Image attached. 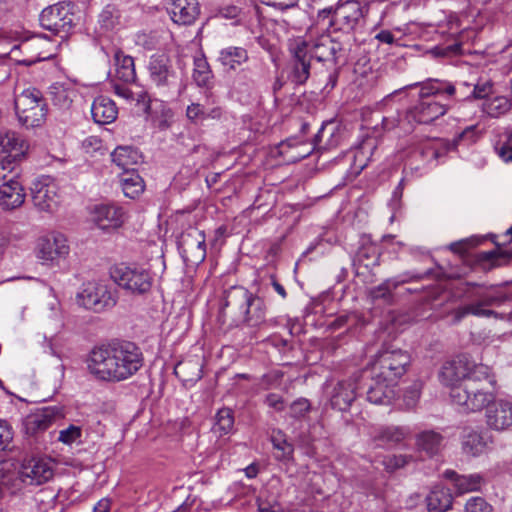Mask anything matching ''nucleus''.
Returning <instances> with one entry per match:
<instances>
[{
    "label": "nucleus",
    "instance_id": "nucleus-49",
    "mask_svg": "<svg viewBox=\"0 0 512 512\" xmlns=\"http://www.w3.org/2000/svg\"><path fill=\"white\" fill-rule=\"evenodd\" d=\"M311 410V403L306 398L293 401L289 407V415L297 420L304 419Z\"/></svg>",
    "mask_w": 512,
    "mask_h": 512
},
{
    "label": "nucleus",
    "instance_id": "nucleus-11",
    "mask_svg": "<svg viewBox=\"0 0 512 512\" xmlns=\"http://www.w3.org/2000/svg\"><path fill=\"white\" fill-rule=\"evenodd\" d=\"M178 249L187 265L201 264L207 253L204 232L196 227H189L179 237Z\"/></svg>",
    "mask_w": 512,
    "mask_h": 512
},
{
    "label": "nucleus",
    "instance_id": "nucleus-61",
    "mask_svg": "<svg viewBox=\"0 0 512 512\" xmlns=\"http://www.w3.org/2000/svg\"><path fill=\"white\" fill-rule=\"evenodd\" d=\"M127 83L120 84V83H113L112 88L116 95H118L121 98H124L128 101H133L135 98L136 93L133 92L127 85Z\"/></svg>",
    "mask_w": 512,
    "mask_h": 512
},
{
    "label": "nucleus",
    "instance_id": "nucleus-4",
    "mask_svg": "<svg viewBox=\"0 0 512 512\" xmlns=\"http://www.w3.org/2000/svg\"><path fill=\"white\" fill-rule=\"evenodd\" d=\"M367 12L357 0H348L333 7H325L319 9L317 14V22L325 24L331 28L333 32H342L343 35L349 40L351 33L355 30L359 22L364 18Z\"/></svg>",
    "mask_w": 512,
    "mask_h": 512
},
{
    "label": "nucleus",
    "instance_id": "nucleus-32",
    "mask_svg": "<svg viewBox=\"0 0 512 512\" xmlns=\"http://www.w3.org/2000/svg\"><path fill=\"white\" fill-rule=\"evenodd\" d=\"M0 148L3 153L7 154L11 161L20 160L27 149L25 141L14 131H6L0 134Z\"/></svg>",
    "mask_w": 512,
    "mask_h": 512
},
{
    "label": "nucleus",
    "instance_id": "nucleus-24",
    "mask_svg": "<svg viewBox=\"0 0 512 512\" xmlns=\"http://www.w3.org/2000/svg\"><path fill=\"white\" fill-rule=\"evenodd\" d=\"M126 213L122 207L103 204L95 207L94 221L102 230L117 229L126 221Z\"/></svg>",
    "mask_w": 512,
    "mask_h": 512
},
{
    "label": "nucleus",
    "instance_id": "nucleus-26",
    "mask_svg": "<svg viewBox=\"0 0 512 512\" xmlns=\"http://www.w3.org/2000/svg\"><path fill=\"white\" fill-rule=\"evenodd\" d=\"M444 440V436L436 430H423L415 435V447L419 453L433 458L444 448Z\"/></svg>",
    "mask_w": 512,
    "mask_h": 512
},
{
    "label": "nucleus",
    "instance_id": "nucleus-40",
    "mask_svg": "<svg viewBox=\"0 0 512 512\" xmlns=\"http://www.w3.org/2000/svg\"><path fill=\"white\" fill-rule=\"evenodd\" d=\"M121 187L126 197L131 199L139 196L145 188L144 181L137 171H127L121 175Z\"/></svg>",
    "mask_w": 512,
    "mask_h": 512
},
{
    "label": "nucleus",
    "instance_id": "nucleus-35",
    "mask_svg": "<svg viewBox=\"0 0 512 512\" xmlns=\"http://www.w3.org/2000/svg\"><path fill=\"white\" fill-rule=\"evenodd\" d=\"M428 512H446L452 507L453 497L450 489L437 485L426 497Z\"/></svg>",
    "mask_w": 512,
    "mask_h": 512
},
{
    "label": "nucleus",
    "instance_id": "nucleus-58",
    "mask_svg": "<svg viewBox=\"0 0 512 512\" xmlns=\"http://www.w3.org/2000/svg\"><path fill=\"white\" fill-rule=\"evenodd\" d=\"M410 460L411 457L407 455H392L385 458L384 465L387 470L394 471L407 465Z\"/></svg>",
    "mask_w": 512,
    "mask_h": 512
},
{
    "label": "nucleus",
    "instance_id": "nucleus-45",
    "mask_svg": "<svg viewBox=\"0 0 512 512\" xmlns=\"http://www.w3.org/2000/svg\"><path fill=\"white\" fill-rule=\"evenodd\" d=\"M326 130V125L323 124L317 134L314 136L312 143L310 144V147H306V144L304 143L303 146L296 149V152L290 156V160L297 161L300 159H303L307 156H309L315 149H325L326 144L322 145V139L324 136Z\"/></svg>",
    "mask_w": 512,
    "mask_h": 512
},
{
    "label": "nucleus",
    "instance_id": "nucleus-9",
    "mask_svg": "<svg viewBox=\"0 0 512 512\" xmlns=\"http://www.w3.org/2000/svg\"><path fill=\"white\" fill-rule=\"evenodd\" d=\"M410 360L408 352L401 349L382 351L374 364L375 374L378 379L396 383L406 373Z\"/></svg>",
    "mask_w": 512,
    "mask_h": 512
},
{
    "label": "nucleus",
    "instance_id": "nucleus-30",
    "mask_svg": "<svg viewBox=\"0 0 512 512\" xmlns=\"http://www.w3.org/2000/svg\"><path fill=\"white\" fill-rule=\"evenodd\" d=\"M394 382H385L375 374L367 391V400L376 405H389L395 398Z\"/></svg>",
    "mask_w": 512,
    "mask_h": 512
},
{
    "label": "nucleus",
    "instance_id": "nucleus-48",
    "mask_svg": "<svg viewBox=\"0 0 512 512\" xmlns=\"http://www.w3.org/2000/svg\"><path fill=\"white\" fill-rule=\"evenodd\" d=\"M468 315H473L476 317H499V314L491 309L485 308V306L481 303L478 298H474V301L465 304Z\"/></svg>",
    "mask_w": 512,
    "mask_h": 512
},
{
    "label": "nucleus",
    "instance_id": "nucleus-56",
    "mask_svg": "<svg viewBox=\"0 0 512 512\" xmlns=\"http://www.w3.org/2000/svg\"><path fill=\"white\" fill-rule=\"evenodd\" d=\"M137 112L143 114L145 117L150 115L151 99L147 92L139 91L136 93L134 100Z\"/></svg>",
    "mask_w": 512,
    "mask_h": 512
},
{
    "label": "nucleus",
    "instance_id": "nucleus-12",
    "mask_svg": "<svg viewBox=\"0 0 512 512\" xmlns=\"http://www.w3.org/2000/svg\"><path fill=\"white\" fill-rule=\"evenodd\" d=\"M478 366L480 364L473 362L467 355L461 354L443 364L439 372V379L442 384L452 389L470 378Z\"/></svg>",
    "mask_w": 512,
    "mask_h": 512
},
{
    "label": "nucleus",
    "instance_id": "nucleus-25",
    "mask_svg": "<svg viewBox=\"0 0 512 512\" xmlns=\"http://www.w3.org/2000/svg\"><path fill=\"white\" fill-rule=\"evenodd\" d=\"M447 112L445 104H441L432 99L421 100L412 107L408 115L411 119L420 124H429Z\"/></svg>",
    "mask_w": 512,
    "mask_h": 512
},
{
    "label": "nucleus",
    "instance_id": "nucleus-20",
    "mask_svg": "<svg viewBox=\"0 0 512 512\" xmlns=\"http://www.w3.org/2000/svg\"><path fill=\"white\" fill-rule=\"evenodd\" d=\"M357 379H343L334 384L329 392V401L333 409L347 411L357 397Z\"/></svg>",
    "mask_w": 512,
    "mask_h": 512
},
{
    "label": "nucleus",
    "instance_id": "nucleus-7",
    "mask_svg": "<svg viewBox=\"0 0 512 512\" xmlns=\"http://www.w3.org/2000/svg\"><path fill=\"white\" fill-rule=\"evenodd\" d=\"M76 299L77 303L85 309L102 313L117 304L118 291L104 282L89 281L83 284Z\"/></svg>",
    "mask_w": 512,
    "mask_h": 512
},
{
    "label": "nucleus",
    "instance_id": "nucleus-29",
    "mask_svg": "<svg viewBox=\"0 0 512 512\" xmlns=\"http://www.w3.org/2000/svg\"><path fill=\"white\" fill-rule=\"evenodd\" d=\"M444 477L453 481L459 494L479 491L486 483L485 478L479 473L459 475L454 470H446Z\"/></svg>",
    "mask_w": 512,
    "mask_h": 512
},
{
    "label": "nucleus",
    "instance_id": "nucleus-44",
    "mask_svg": "<svg viewBox=\"0 0 512 512\" xmlns=\"http://www.w3.org/2000/svg\"><path fill=\"white\" fill-rule=\"evenodd\" d=\"M234 428V413L233 410L227 407L221 408L215 415V423L213 425V432L220 437L232 432Z\"/></svg>",
    "mask_w": 512,
    "mask_h": 512
},
{
    "label": "nucleus",
    "instance_id": "nucleus-34",
    "mask_svg": "<svg viewBox=\"0 0 512 512\" xmlns=\"http://www.w3.org/2000/svg\"><path fill=\"white\" fill-rule=\"evenodd\" d=\"M111 158L112 162L123 170V173H127V171H136L141 156L136 149L130 146H118L111 153Z\"/></svg>",
    "mask_w": 512,
    "mask_h": 512
},
{
    "label": "nucleus",
    "instance_id": "nucleus-53",
    "mask_svg": "<svg viewBox=\"0 0 512 512\" xmlns=\"http://www.w3.org/2000/svg\"><path fill=\"white\" fill-rule=\"evenodd\" d=\"M443 91L442 83L438 80H429L421 84L419 96L421 100L430 99L431 96L441 94Z\"/></svg>",
    "mask_w": 512,
    "mask_h": 512
},
{
    "label": "nucleus",
    "instance_id": "nucleus-28",
    "mask_svg": "<svg viewBox=\"0 0 512 512\" xmlns=\"http://www.w3.org/2000/svg\"><path fill=\"white\" fill-rule=\"evenodd\" d=\"M409 434L410 430L406 426L385 425L375 431L373 441L378 446L394 447L403 442Z\"/></svg>",
    "mask_w": 512,
    "mask_h": 512
},
{
    "label": "nucleus",
    "instance_id": "nucleus-3",
    "mask_svg": "<svg viewBox=\"0 0 512 512\" xmlns=\"http://www.w3.org/2000/svg\"><path fill=\"white\" fill-rule=\"evenodd\" d=\"M266 310L264 300L243 286H231L224 292L221 316L231 325L262 327L266 324Z\"/></svg>",
    "mask_w": 512,
    "mask_h": 512
},
{
    "label": "nucleus",
    "instance_id": "nucleus-41",
    "mask_svg": "<svg viewBox=\"0 0 512 512\" xmlns=\"http://www.w3.org/2000/svg\"><path fill=\"white\" fill-rule=\"evenodd\" d=\"M379 256L377 246L364 240L356 252L354 262L365 268H372L379 264Z\"/></svg>",
    "mask_w": 512,
    "mask_h": 512
},
{
    "label": "nucleus",
    "instance_id": "nucleus-1",
    "mask_svg": "<svg viewBox=\"0 0 512 512\" xmlns=\"http://www.w3.org/2000/svg\"><path fill=\"white\" fill-rule=\"evenodd\" d=\"M144 363V354L136 343L117 340L94 348L89 355L88 369L98 380L118 383L136 375Z\"/></svg>",
    "mask_w": 512,
    "mask_h": 512
},
{
    "label": "nucleus",
    "instance_id": "nucleus-18",
    "mask_svg": "<svg viewBox=\"0 0 512 512\" xmlns=\"http://www.w3.org/2000/svg\"><path fill=\"white\" fill-rule=\"evenodd\" d=\"M63 417V409L59 406H47L38 409L24 419L25 433L34 436L47 430L53 422Z\"/></svg>",
    "mask_w": 512,
    "mask_h": 512
},
{
    "label": "nucleus",
    "instance_id": "nucleus-52",
    "mask_svg": "<svg viewBox=\"0 0 512 512\" xmlns=\"http://www.w3.org/2000/svg\"><path fill=\"white\" fill-rule=\"evenodd\" d=\"M82 436V429L79 426L70 425L59 432L58 440L64 444L71 445Z\"/></svg>",
    "mask_w": 512,
    "mask_h": 512
},
{
    "label": "nucleus",
    "instance_id": "nucleus-42",
    "mask_svg": "<svg viewBox=\"0 0 512 512\" xmlns=\"http://www.w3.org/2000/svg\"><path fill=\"white\" fill-rule=\"evenodd\" d=\"M213 79V73L210 65L204 55L194 58L193 80L199 87L210 86Z\"/></svg>",
    "mask_w": 512,
    "mask_h": 512
},
{
    "label": "nucleus",
    "instance_id": "nucleus-21",
    "mask_svg": "<svg viewBox=\"0 0 512 512\" xmlns=\"http://www.w3.org/2000/svg\"><path fill=\"white\" fill-rule=\"evenodd\" d=\"M31 193L35 207L41 211L51 212L58 206V189L56 184L49 179L34 182Z\"/></svg>",
    "mask_w": 512,
    "mask_h": 512
},
{
    "label": "nucleus",
    "instance_id": "nucleus-62",
    "mask_svg": "<svg viewBox=\"0 0 512 512\" xmlns=\"http://www.w3.org/2000/svg\"><path fill=\"white\" fill-rule=\"evenodd\" d=\"M303 145H304V143L302 141H300L298 138L291 137V138L286 139L285 141H282L279 144V153L282 156H286V155H288L289 149H297Z\"/></svg>",
    "mask_w": 512,
    "mask_h": 512
},
{
    "label": "nucleus",
    "instance_id": "nucleus-63",
    "mask_svg": "<svg viewBox=\"0 0 512 512\" xmlns=\"http://www.w3.org/2000/svg\"><path fill=\"white\" fill-rule=\"evenodd\" d=\"M265 404L275 409L276 411H282L284 409V399L282 396L276 393H270L265 397Z\"/></svg>",
    "mask_w": 512,
    "mask_h": 512
},
{
    "label": "nucleus",
    "instance_id": "nucleus-13",
    "mask_svg": "<svg viewBox=\"0 0 512 512\" xmlns=\"http://www.w3.org/2000/svg\"><path fill=\"white\" fill-rule=\"evenodd\" d=\"M36 251L40 260L53 265L69 255L70 247L63 234L51 233L38 240Z\"/></svg>",
    "mask_w": 512,
    "mask_h": 512
},
{
    "label": "nucleus",
    "instance_id": "nucleus-27",
    "mask_svg": "<svg viewBox=\"0 0 512 512\" xmlns=\"http://www.w3.org/2000/svg\"><path fill=\"white\" fill-rule=\"evenodd\" d=\"M491 443L490 438L473 428L463 429L461 436L462 451L469 457H478L485 453Z\"/></svg>",
    "mask_w": 512,
    "mask_h": 512
},
{
    "label": "nucleus",
    "instance_id": "nucleus-6",
    "mask_svg": "<svg viewBox=\"0 0 512 512\" xmlns=\"http://www.w3.org/2000/svg\"><path fill=\"white\" fill-rule=\"evenodd\" d=\"M110 276L119 287L136 296L148 294L153 286L150 271L137 265H115L110 269Z\"/></svg>",
    "mask_w": 512,
    "mask_h": 512
},
{
    "label": "nucleus",
    "instance_id": "nucleus-46",
    "mask_svg": "<svg viewBox=\"0 0 512 512\" xmlns=\"http://www.w3.org/2000/svg\"><path fill=\"white\" fill-rule=\"evenodd\" d=\"M494 93V82L492 80L478 81L473 85L471 95L467 98L486 99L490 98Z\"/></svg>",
    "mask_w": 512,
    "mask_h": 512
},
{
    "label": "nucleus",
    "instance_id": "nucleus-17",
    "mask_svg": "<svg viewBox=\"0 0 512 512\" xmlns=\"http://www.w3.org/2000/svg\"><path fill=\"white\" fill-rule=\"evenodd\" d=\"M150 82L159 89L171 87L176 79L172 61L166 54H155L150 57L148 66Z\"/></svg>",
    "mask_w": 512,
    "mask_h": 512
},
{
    "label": "nucleus",
    "instance_id": "nucleus-43",
    "mask_svg": "<svg viewBox=\"0 0 512 512\" xmlns=\"http://www.w3.org/2000/svg\"><path fill=\"white\" fill-rule=\"evenodd\" d=\"M99 33L104 34L120 25V12L114 5H107L98 17Z\"/></svg>",
    "mask_w": 512,
    "mask_h": 512
},
{
    "label": "nucleus",
    "instance_id": "nucleus-54",
    "mask_svg": "<svg viewBox=\"0 0 512 512\" xmlns=\"http://www.w3.org/2000/svg\"><path fill=\"white\" fill-rule=\"evenodd\" d=\"M13 430L6 420L0 419V452L8 450L13 441Z\"/></svg>",
    "mask_w": 512,
    "mask_h": 512
},
{
    "label": "nucleus",
    "instance_id": "nucleus-15",
    "mask_svg": "<svg viewBox=\"0 0 512 512\" xmlns=\"http://www.w3.org/2000/svg\"><path fill=\"white\" fill-rule=\"evenodd\" d=\"M45 44V41L38 36L26 39L12 47L10 57L18 64L31 66L52 56V54L41 50Z\"/></svg>",
    "mask_w": 512,
    "mask_h": 512
},
{
    "label": "nucleus",
    "instance_id": "nucleus-5",
    "mask_svg": "<svg viewBox=\"0 0 512 512\" xmlns=\"http://www.w3.org/2000/svg\"><path fill=\"white\" fill-rule=\"evenodd\" d=\"M14 106L21 125L27 128L38 127L45 121L47 105L42 93L36 88L23 90L15 96Z\"/></svg>",
    "mask_w": 512,
    "mask_h": 512
},
{
    "label": "nucleus",
    "instance_id": "nucleus-57",
    "mask_svg": "<svg viewBox=\"0 0 512 512\" xmlns=\"http://www.w3.org/2000/svg\"><path fill=\"white\" fill-rule=\"evenodd\" d=\"M271 441L275 449L282 451L283 457L292 455L293 446L287 442V440L284 438V435L280 431L272 436Z\"/></svg>",
    "mask_w": 512,
    "mask_h": 512
},
{
    "label": "nucleus",
    "instance_id": "nucleus-60",
    "mask_svg": "<svg viewBox=\"0 0 512 512\" xmlns=\"http://www.w3.org/2000/svg\"><path fill=\"white\" fill-rule=\"evenodd\" d=\"M257 507L259 512H284L276 500L263 499L262 495L257 498Z\"/></svg>",
    "mask_w": 512,
    "mask_h": 512
},
{
    "label": "nucleus",
    "instance_id": "nucleus-8",
    "mask_svg": "<svg viewBox=\"0 0 512 512\" xmlns=\"http://www.w3.org/2000/svg\"><path fill=\"white\" fill-rule=\"evenodd\" d=\"M77 16L71 3L60 2L42 10L39 22L43 29L65 38L76 25Z\"/></svg>",
    "mask_w": 512,
    "mask_h": 512
},
{
    "label": "nucleus",
    "instance_id": "nucleus-39",
    "mask_svg": "<svg viewBox=\"0 0 512 512\" xmlns=\"http://www.w3.org/2000/svg\"><path fill=\"white\" fill-rule=\"evenodd\" d=\"M471 298H478L487 307L500 306L512 300V288L498 290H481L471 294Z\"/></svg>",
    "mask_w": 512,
    "mask_h": 512
},
{
    "label": "nucleus",
    "instance_id": "nucleus-55",
    "mask_svg": "<svg viewBox=\"0 0 512 512\" xmlns=\"http://www.w3.org/2000/svg\"><path fill=\"white\" fill-rule=\"evenodd\" d=\"M421 395V385L414 383L404 393L403 400L408 409H413L418 403Z\"/></svg>",
    "mask_w": 512,
    "mask_h": 512
},
{
    "label": "nucleus",
    "instance_id": "nucleus-2",
    "mask_svg": "<svg viewBox=\"0 0 512 512\" xmlns=\"http://www.w3.org/2000/svg\"><path fill=\"white\" fill-rule=\"evenodd\" d=\"M497 396V380L492 369L484 364L476 367L470 378L450 390L452 401L466 412H480Z\"/></svg>",
    "mask_w": 512,
    "mask_h": 512
},
{
    "label": "nucleus",
    "instance_id": "nucleus-31",
    "mask_svg": "<svg viewBox=\"0 0 512 512\" xmlns=\"http://www.w3.org/2000/svg\"><path fill=\"white\" fill-rule=\"evenodd\" d=\"M91 114L95 123L100 125L110 124L117 118L118 109L112 99L106 96H98L92 103Z\"/></svg>",
    "mask_w": 512,
    "mask_h": 512
},
{
    "label": "nucleus",
    "instance_id": "nucleus-47",
    "mask_svg": "<svg viewBox=\"0 0 512 512\" xmlns=\"http://www.w3.org/2000/svg\"><path fill=\"white\" fill-rule=\"evenodd\" d=\"M494 149L504 162H512V131L506 134L504 140L497 141Z\"/></svg>",
    "mask_w": 512,
    "mask_h": 512
},
{
    "label": "nucleus",
    "instance_id": "nucleus-22",
    "mask_svg": "<svg viewBox=\"0 0 512 512\" xmlns=\"http://www.w3.org/2000/svg\"><path fill=\"white\" fill-rule=\"evenodd\" d=\"M171 20L179 25H191L200 15L198 0H166Z\"/></svg>",
    "mask_w": 512,
    "mask_h": 512
},
{
    "label": "nucleus",
    "instance_id": "nucleus-51",
    "mask_svg": "<svg viewBox=\"0 0 512 512\" xmlns=\"http://www.w3.org/2000/svg\"><path fill=\"white\" fill-rule=\"evenodd\" d=\"M397 284L393 283L390 280H386L377 287H374L370 290L369 295L373 300L384 299L389 300L391 298V289L396 288Z\"/></svg>",
    "mask_w": 512,
    "mask_h": 512
},
{
    "label": "nucleus",
    "instance_id": "nucleus-19",
    "mask_svg": "<svg viewBox=\"0 0 512 512\" xmlns=\"http://www.w3.org/2000/svg\"><path fill=\"white\" fill-rule=\"evenodd\" d=\"M51 464L41 458L25 460L20 468L19 476L27 485H41L53 477Z\"/></svg>",
    "mask_w": 512,
    "mask_h": 512
},
{
    "label": "nucleus",
    "instance_id": "nucleus-10",
    "mask_svg": "<svg viewBox=\"0 0 512 512\" xmlns=\"http://www.w3.org/2000/svg\"><path fill=\"white\" fill-rule=\"evenodd\" d=\"M6 170L4 161H0V179L3 180L0 185V208L3 211H12L23 205L26 194L18 180V173H14V167L8 173H5Z\"/></svg>",
    "mask_w": 512,
    "mask_h": 512
},
{
    "label": "nucleus",
    "instance_id": "nucleus-38",
    "mask_svg": "<svg viewBox=\"0 0 512 512\" xmlns=\"http://www.w3.org/2000/svg\"><path fill=\"white\" fill-rule=\"evenodd\" d=\"M174 374L184 382H194L202 378V364L198 359H188L178 362Z\"/></svg>",
    "mask_w": 512,
    "mask_h": 512
},
{
    "label": "nucleus",
    "instance_id": "nucleus-50",
    "mask_svg": "<svg viewBox=\"0 0 512 512\" xmlns=\"http://www.w3.org/2000/svg\"><path fill=\"white\" fill-rule=\"evenodd\" d=\"M464 512H493V507L484 498L476 496L467 500Z\"/></svg>",
    "mask_w": 512,
    "mask_h": 512
},
{
    "label": "nucleus",
    "instance_id": "nucleus-14",
    "mask_svg": "<svg viewBox=\"0 0 512 512\" xmlns=\"http://www.w3.org/2000/svg\"><path fill=\"white\" fill-rule=\"evenodd\" d=\"M307 42L309 43L308 54L319 62L336 64L338 57L345 50L344 42L330 34H321Z\"/></svg>",
    "mask_w": 512,
    "mask_h": 512
},
{
    "label": "nucleus",
    "instance_id": "nucleus-33",
    "mask_svg": "<svg viewBox=\"0 0 512 512\" xmlns=\"http://www.w3.org/2000/svg\"><path fill=\"white\" fill-rule=\"evenodd\" d=\"M249 60L248 51L243 47L229 46L219 52L218 62L225 70L235 71Z\"/></svg>",
    "mask_w": 512,
    "mask_h": 512
},
{
    "label": "nucleus",
    "instance_id": "nucleus-59",
    "mask_svg": "<svg viewBox=\"0 0 512 512\" xmlns=\"http://www.w3.org/2000/svg\"><path fill=\"white\" fill-rule=\"evenodd\" d=\"M205 114L206 109H204V107L199 103H192L186 109L187 118L194 123H197L198 121H204Z\"/></svg>",
    "mask_w": 512,
    "mask_h": 512
},
{
    "label": "nucleus",
    "instance_id": "nucleus-64",
    "mask_svg": "<svg viewBox=\"0 0 512 512\" xmlns=\"http://www.w3.org/2000/svg\"><path fill=\"white\" fill-rule=\"evenodd\" d=\"M53 101L56 105H59L62 108H68L72 102L71 99H69L67 92L65 89H58L54 93Z\"/></svg>",
    "mask_w": 512,
    "mask_h": 512
},
{
    "label": "nucleus",
    "instance_id": "nucleus-37",
    "mask_svg": "<svg viewBox=\"0 0 512 512\" xmlns=\"http://www.w3.org/2000/svg\"><path fill=\"white\" fill-rule=\"evenodd\" d=\"M116 71L115 76L124 83H131L136 79L134 60L131 56L124 55L120 50L114 54Z\"/></svg>",
    "mask_w": 512,
    "mask_h": 512
},
{
    "label": "nucleus",
    "instance_id": "nucleus-36",
    "mask_svg": "<svg viewBox=\"0 0 512 512\" xmlns=\"http://www.w3.org/2000/svg\"><path fill=\"white\" fill-rule=\"evenodd\" d=\"M512 109V99L508 96L497 95L486 99L482 104L483 113L498 119L507 115Z\"/></svg>",
    "mask_w": 512,
    "mask_h": 512
},
{
    "label": "nucleus",
    "instance_id": "nucleus-23",
    "mask_svg": "<svg viewBox=\"0 0 512 512\" xmlns=\"http://www.w3.org/2000/svg\"><path fill=\"white\" fill-rule=\"evenodd\" d=\"M486 424L495 431H504L512 426V403L498 400L486 408Z\"/></svg>",
    "mask_w": 512,
    "mask_h": 512
},
{
    "label": "nucleus",
    "instance_id": "nucleus-16",
    "mask_svg": "<svg viewBox=\"0 0 512 512\" xmlns=\"http://www.w3.org/2000/svg\"><path fill=\"white\" fill-rule=\"evenodd\" d=\"M309 43L303 39H295L289 44V52L292 57L291 78L295 84H304L310 76V54H308Z\"/></svg>",
    "mask_w": 512,
    "mask_h": 512
}]
</instances>
